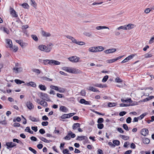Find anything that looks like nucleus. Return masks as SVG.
Returning a JSON list of instances; mask_svg holds the SVG:
<instances>
[{
  "label": "nucleus",
  "mask_w": 154,
  "mask_h": 154,
  "mask_svg": "<svg viewBox=\"0 0 154 154\" xmlns=\"http://www.w3.org/2000/svg\"><path fill=\"white\" fill-rule=\"evenodd\" d=\"M80 71L78 69L70 68L69 72L72 73L77 74L79 73Z\"/></svg>",
  "instance_id": "nucleus-5"
},
{
  "label": "nucleus",
  "mask_w": 154,
  "mask_h": 154,
  "mask_svg": "<svg viewBox=\"0 0 154 154\" xmlns=\"http://www.w3.org/2000/svg\"><path fill=\"white\" fill-rule=\"evenodd\" d=\"M29 119L31 120L32 122H38V120L36 119L34 117L32 116H30L29 117Z\"/></svg>",
  "instance_id": "nucleus-32"
},
{
  "label": "nucleus",
  "mask_w": 154,
  "mask_h": 154,
  "mask_svg": "<svg viewBox=\"0 0 154 154\" xmlns=\"http://www.w3.org/2000/svg\"><path fill=\"white\" fill-rule=\"evenodd\" d=\"M123 127L125 130H126V131H128L129 130L128 127L126 124H123Z\"/></svg>",
  "instance_id": "nucleus-54"
},
{
  "label": "nucleus",
  "mask_w": 154,
  "mask_h": 154,
  "mask_svg": "<svg viewBox=\"0 0 154 154\" xmlns=\"http://www.w3.org/2000/svg\"><path fill=\"white\" fill-rule=\"evenodd\" d=\"M108 78V76L107 75H106L104 77L102 80V82H105L106 81Z\"/></svg>",
  "instance_id": "nucleus-46"
},
{
  "label": "nucleus",
  "mask_w": 154,
  "mask_h": 154,
  "mask_svg": "<svg viewBox=\"0 0 154 154\" xmlns=\"http://www.w3.org/2000/svg\"><path fill=\"white\" fill-rule=\"evenodd\" d=\"M69 132L70 134V136H71V138H74L75 137V134L73 133L72 131H70Z\"/></svg>",
  "instance_id": "nucleus-52"
},
{
  "label": "nucleus",
  "mask_w": 154,
  "mask_h": 154,
  "mask_svg": "<svg viewBox=\"0 0 154 154\" xmlns=\"http://www.w3.org/2000/svg\"><path fill=\"white\" fill-rule=\"evenodd\" d=\"M88 90L91 91H92L97 92H100V91L98 90H97L96 88H94L93 87H90L89 88Z\"/></svg>",
  "instance_id": "nucleus-21"
},
{
  "label": "nucleus",
  "mask_w": 154,
  "mask_h": 154,
  "mask_svg": "<svg viewBox=\"0 0 154 154\" xmlns=\"http://www.w3.org/2000/svg\"><path fill=\"white\" fill-rule=\"evenodd\" d=\"M143 142L145 144H148L150 142V140L148 138H145L143 139Z\"/></svg>",
  "instance_id": "nucleus-26"
},
{
  "label": "nucleus",
  "mask_w": 154,
  "mask_h": 154,
  "mask_svg": "<svg viewBox=\"0 0 154 154\" xmlns=\"http://www.w3.org/2000/svg\"><path fill=\"white\" fill-rule=\"evenodd\" d=\"M70 134L69 132L67 135L64 138V139L65 140H69L70 139Z\"/></svg>",
  "instance_id": "nucleus-42"
},
{
  "label": "nucleus",
  "mask_w": 154,
  "mask_h": 154,
  "mask_svg": "<svg viewBox=\"0 0 154 154\" xmlns=\"http://www.w3.org/2000/svg\"><path fill=\"white\" fill-rule=\"evenodd\" d=\"M80 124L79 123H75L73 124L72 125V129L74 130H76L77 128L80 127Z\"/></svg>",
  "instance_id": "nucleus-17"
},
{
  "label": "nucleus",
  "mask_w": 154,
  "mask_h": 154,
  "mask_svg": "<svg viewBox=\"0 0 154 154\" xmlns=\"http://www.w3.org/2000/svg\"><path fill=\"white\" fill-rule=\"evenodd\" d=\"M40 95L41 96V98L42 100H46L47 101H50V98L48 97V94L46 93H43L42 92L40 93Z\"/></svg>",
  "instance_id": "nucleus-2"
},
{
  "label": "nucleus",
  "mask_w": 154,
  "mask_h": 154,
  "mask_svg": "<svg viewBox=\"0 0 154 154\" xmlns=\"http://www.w3.org/2000/svg\"><path fill=\"white\" fill-rule=\"evenodd\" d=\"M76 44L81 45L85 44V43L83 42H77Z\"/></svg>",
  "instance_id": "nucleus-58"
},
{
  "label": "nucleus",
  "mask_w": 154,
  "mask_h": 154,
  "mask_svg": "<svg viewBox=\"0 0 154 154\" xmlns=\"http://www.w3.org/2000/svg\"><path fill=\"white\" fill-rule=\"evenodd\" d=\"M40 104L41 105H43L45 107H47L48 106L47 103L44 100H41L40 101Z\"/></svg>",
  "instance_id": "nucleus-27"
},
{
  "label": "nucleus",
  "mask_w": 154,
  "mask_h": 154,
  "mask_svg": "<svg viewBox=\"0 0 154 154\" xmlns=\"http://www.w3.org/2000/svg\"><path fill=\"white\" fill-rule=\"evenodd\" d=\"M22 6L23 8H25L28 9L29 7L28 5L26 3H23L22 5Z\"/></svg>",
  "instance_id": "nucleus-43"
},
{
  "label": "nucleus",
  "mask_w": 154,
  "mask_h": 154,
  "mask_svg": "<svg viewBox=\"0 0 154 154\" xmlns=\"http://www.w3.org/2000/svg\"><path fill=\"white\" fill-rule=\"evenodd\" d=\"M121 101L123 103H127L129 102V103H131L132 102V100H131V98L127 100H124L123 99H121Z\"/></svg>",
  "instance_id": "nucleus-28"
},
{
  "label": "nucleus",
  "mask_w": 154,
  "mask_h": 154,
  "mask_svg": "<svg viewBox=\"0 0 154 154\" xmlns=\"http://www.w3.org/2000/svg\"><path fill=\"white\" fill-rule=\"evenodd\" d=\"M116 51V48H111L106 50L104 52L106 54H109L110 53L114 52Z\"/></svg>",
  "instance_id": "nucleus-10"
},
{
  "label": "nucleus",
  "mask_w": 154,
  "mask_h": 154,
  "mask_svg": "<svg viewBox=\"0 0 154 154\" xmlns=\"http://www.w3.org/2000/svg\"><path fill=\"white\" fill-rule=\"evenodd\" d=\"M43 62L45 65H47L49 64L50 65V60L46 59L43 60Z\"/></svg>",
  "instance_id": "nucleus-23"
},
{
  "label": "nucleus",
  "mask_w": 154,
  "mask_h": 154,
  "mask_svg": "<svg viewBox=\"0 0 154 154\" xmlns=\"http://www.w3.org/2000/svg\"><path fill=\"white\" fill-rule=\"evenodd\" d=\"M58 89L57 91L62 93L64 92L66 90L65 88L61 87L59 88Z\"/></svg>",
  "instance_id": "nucleus-35"
},
{
  "label": "nucleus",
  "mask_w": 154,
  "mask_h": 154,
  "mask_svg": "<svg viewBox=\"0 0 154 154\" xmlns=\"http://www.w3.org/2000/svg\"><path fill=\"white\" fill-rule=\"evenodd\" d=\"M29 150L33 153L34 154H36L37 153V151L34 149H33L31 147H29Z\"/></svg>",
  "instance_id": "nucleus-47"
},
{
  "label": "nucleus",
  "mask_w": 154,
  "mask_h": 154,
  "mask_svg": "<svg viewBox=\"0 0 154 154\" xmlns=\"http://www.w3.org/2000/svg\"><path fill=\"white\" fill-rule=\"evenodd\" d=\"M116 103H112L109 102L108 103V106L109 107H112L116 106Z\"/></svg>",
  "instance_id": "nucleus-36"
},
{
  "label": "nucleus",
  "mask_w": 154,
  "mask_h": 154,
  "mask_svg": "<svg viewBox=\"0 0 154 154\" xmlns=\"http://www.w3.org/2000/svg\"><path fill=\"white\" fill-rule=\"evenodd\" d=\"M48 124V122H43L42 123V125L43 126H46Z\"/></svg>",
  "instance_id": "nucleus-60"
},
{
  "label": "nucleus",
  "mask_w": 154,
  "mask_h": 154,
  "mask_svg": "<svg viewBox=\"0 0 154 154\" xmlns=\"http://www.w3.org/2000/svg\"><path fill=\"white\" fill-rule=\"evenodd\" d=\"M60 63L58 61L53 60H50V65L51 66H55L59 65L60 64Z\"/></svg>",
  "instance_id": "nucleus-6"
},
{
  "label": "nucleus",
  "mask_w": 154,
  "mask_h": 154,
  "mask_svg": "<svg viewBox=\"0 0 154 154\" xmlns=\"http://www.w3.org/2000/svg\"><path fill=\"white\" fill-rule=\"evenodd\" d=\"M80 94L82 96H85V90H82L80 92Z\"/></svg>",
  "instance_id": "nucleus-63"
},
{
  "label": "nucleus",
  "mask_w": 154,
  "mask_h": 154,
  "mask_svg": "<svg viewBox=\"0 0 154 154\" xmlns=\"http://www.w3.org/2000/svg\"><path fill=\"white\" fill-rule=\"evenodd\" d=\"M113 143L114 144L117 146H119L120 144V141L118 140H115L113 141Z\"/></svg>",
  "instance_id": "nucleus-39"
},
{
  "label": "nucleus",
  "mask_w": 154,
  "mask_h": 154,
  "mask_svg": "<svg viewBox=\"0 0 154 154\" xmlns=\"http://www.w3.org/2000/svg\"><path fill=\"white\" fill-rule=\"evenodd\" d=\"M61 118L62 119H65L66 118H68L67 114H64L62 115Z\"/></svg>",
  "instance_id": "nucleus-55"
},
{
  "label": "nucleus",
  "mask_w": 154,
  "mask_h": 154,
  "mask_svg": "<svg viewBox=\"0 0 154 154\" xmlns=\"http://www.w3.org/2000/svg\"><path fill=\"white\" fill-rule=\"evenodd\" d=\"M6 145L7 146V148L9 149L10 148H12L16 146V144L12 142H8L6 143Z\"/></svg>",
  "instance_id": "nucleus-4"
},
{
  "label": "nucleus",
  "mask_w": 154,
  "mask_h": 154,
  "mask_svg": "<svg viewBox=\"0 0 154 154\" xmlns=\"http://www.w3.org/2000/svg\"><path fill=\"white\" fill-rule=\"evenodd\" d=\"M26 105L27 108L30 110L32 109L34 107L33 104L30 101L27 102L26 103Z\"/></svg>",
  "instance_id": "nucleus-9"
},
{
  "label": "nucleus",
  "mask_w": 154,
  "mask_h": 154,
  "mask_svg": "<svg viewBox=\"0 0 154 154\" xmlns=\"http://www.w3.org/2000/svg\"><path fill=\"white\" fill-rule=\"evenodd\" d=\"M7 43L8 44V47L11 48L12 47V43L11 40L10 39L6 40Z\"/></svg>",
  "instance_id": "nucleus-16"
},
{
  "label": "nucleus",
  "mask_w": 154,
  "mask_h": 154,
  "mask_svg": "<svg viewBox=\"0 0 154 154\" xmlns=\"http://www.w3.org/2000/svg\"><path fill=\"white\" fill-rule=\"evenodd\" d=\"M24 85H26L27 86H32L34 88H35L36 87V84L33 82H30L28 83L24 84Z\"/></svg>",
  "instance_id": "nucleus-11"
},
{
  "label": "nucleus",
  "mask_w": 154,
  "mask_h": 154,
  "mask_svg": "<svg viewBox=\"0 0 154 154\" xmlns=\"http://www.w3.org/2000/svg\"><path fill=\"white\" fill-rule=\"evenodd\" d=\"M87 139L88 141V138L85 137V136H78L77 138H76V140H78L79 141H82L84 140H85V139Z\"/></svg>",
  "instance_id": "nucleus-20"
},
{
  "label": "nucleus",
  "mask_w": 154,
  "mask_h": 154,
  "mask_svg": "<svg viewBox=\"0 0 154 154\" xmlns=\"http://www.w3.org/2000/svg\"><path fill=\"white\" fill-rule=\"evenodd\" d=\"M11 13L13 17H17L18 16L17 14H16V12L13 8H11Z\"/></svg>",
  "instance_id": "nucleus-14"
},
{
  "label": "nucleus",
  "mask_w": 154,
  "mask_h": 154,
  "mask_svg": "<svg viewBox=\"0 0 154 154\" xmlns=\"http://www.w3.org/2000/svg\"><path fill=\"white\" fill-rule=\"evenodd\" d=\"M38 48L42 51H45L47 52H49L51 50V48H48V47H47L44 45H40L38 47Z\"/></svg>",
  "instance_id": "nucleus-1"
},
{
  "label": "nucleus",
  "mask_w": 154,
  "mask_h": 154,
  "mask_svg": "<svg viewBox=\"0 0 154 154\" xmlns=\"http://www.w3.org/2000/svg\"><path fill=\"white\" fill-rule=\"evenodd\" d=\"M76 114V113H71L69 114H68V118H69L73 115H75Z\"/></svg>",
  "instance_id": "nucleus-61"
},
{
  "label": "nucleus",
  "mask_w": 154,
  "mask_h": 154,
  "mask_svg": "<svg viewBox=\"0 0 154 154\" xmlns=\"http://www.w3.org/2000/svg\"><path fill=\"white\" fill-rule=\"evenodd\" d=\"M104 127V125L103 124L100 123L97 124V128L100 129H102Z\"/></svg>",
  "instance_id": "nucleus-45"
},
{
  "label": "nucleus",
  "mask_w": 154,
  "mask_h": 154,
  "mask_svg": "<svg viewBox=\"0 0 154 154\" xmlns=\"http://www.w3.org/2000/svg\"><path fill=\"white\" fill-rule=\"evenodd\" d=\"M154 42V36L152 37L150 40L149 41V44H151Z\"/></svg>",
  "instance_id": "nucleus-64"
},
{
  "label": "nucleus",
  "mask_w": 154,
  "mask_h": 154,
  "mask_svg": "<svg viewBox=\"0 0 154 154\" xmlns=\"http://www.w3.org/2000/svg\"><path fill=\"white\" fill-rule=\"evenodd\" d=\"M83 34L87 36L90 37L92 36V32H85Z\"/></svg>",
  "instance_id": "nucleus-29"
},
{
  "label": "nucleus",
  "mask_w": 154,
  "mask_h": 154,
  "mask_svg": "<svg viewBox=\"0 0 154 154\" xmlns=\"http://www.w3.org/2000/svg\"><path fill=\"white\" fill-rule=\"evenodd\" d=\"M145 58H148V57H152V54L149 53H147L145 55Z\"/></svg>",
  "instance_id": "nucleus-48"
},
{
  "label": "nucleus",
  "mask_w": 154,
  "mask_h": 154,
  "mask_svg": "<svg viewBox=\"0 0 154 154\" xmlns=\"http://www.w3.org/2000/svg\"><path fill=\"white\" fill-rule=\"evenodd\" d=\"M42 34L43 36L46 37H49L51 35L50 34V33L49 32H46L43 30L42 31Z\"/></svg>",
  "instance_id": "nucleus-18"
},
{
  "label": "nucleus",
  "mask_w": 154,
  "mask_h": 154,
  "mask_svg": "<svg viewBox=\"0 0 154 154\" xmlns=\"http://www.w3.org/2000/svg\"><path fill=\"white\" fill-rule=\"evenodd\" d=\"M11 48L13 50V51L15 52H17L18 50V47L15 46H14L13 47H12Z\"/></svg>",
  "instance_id": "nucleus-51"
},
{
  "label": "nucleus",
  "mask_w": 154,
  "mask_h": 154,
  "mask_svg": "<svg viewBox=\"0 0 154 154\" xmlns=\"http://www.w3.org/2000/svg\"><path fill=\"white\" fill-rule=\"evenodd\" d=\"M134 104H130L129 103L128 104H125V103H121L120 104V106H132L133 105H134Z\"/></svg>",
  "instance_id": "nucleus-30"
},
{
  "label": "nucleus",
  "mask_w": 154,
  "mask_h": 154,
  "mask_svg": "<svg viewBox=\"0 0 154 154\" xmlns=\"http://www.w3.org/2000/svg\"><path fill=\"white\" fill-rule=\"evenodd\" d=\"M115 81L117 83H120L122 82V80L118 77L116 78L115 79Z\"/></svg>",
  "instance_id": "nucleus-50"
},
{
  "label": "nucleus",
  "mask_w": 154,
  "mask_h": 154,
  "mask_svg": "<svg viewBox=\"0 0 154 154\" xmlns=\"http://www.w3.org/2000/svg\"><path fill=\"white\" fill-rule=\"evenodd\" d=\"M30 2H32L31 5L33 7L35 8L36 7V3L35 2L34 0H30Z\"/></svg>",
  "instance_id": "nucleus-38"
},
{
  "label": "nucleus",
  "mask_w": 154,
  "mask_h": 154,
  "mask_svg": "<svg viewBox=\"0 0 154 154\" xmlns=\"http://www.w3.org/2000/svg\"><path fill=\"white\" fill-rule=\"evenodd\" d=\"M131 119L130 117H128L126 120V122L128 123H130L131 122Z\"/></svg>",
  "instance_id": "nucleus-57"
},
{
  "label": "nucleus",
  "mask_w": 154,
  "mask_h": 154,
  "mask_svg": "<svg viewBox=\"0 0 154 154\" xmlns=\"http://www.w3.org/2000/svg\"><path fill=\"white\" fill-rule=\"evenodd\" d=\"M38 88L40 90L42 91H45L46 89V88L44 85H40L38 86Z\"/></svg>",
  "instance_id": "nucleus-25"
},
{
  "label": "nucleus",
  "mask_w": 154,
  "mask_h": 154,
  "mask_svg": "<svg viewBox=\"0 0 154 154\" xmlns=\"http://www.w3.org/2000/svg\"><path fill=\"white\" fill-rule=\"evenodd\" d=\"M39 139L42 141L44 142H45L46 143V142L47 141V140L45 138L41 137H39Z\"/></svg>",
  "instance_id": "nucleus-56"
},
{
  "label": "nucleus",
  "mask_w": 154,
  "mask_h": 154,
  "mask_svg": "<svg viewBox=\"0 0 154 154\" xmlns=\"http://www.w3.org/2000/svg\"><path fill=\"white\" fill-rule=\"evenodd\" d=\"M50 88L53 89H54L57 91H58V88L57 86H54V85H51L50 86Z\"/></svg>",
  "instance_id": "nucleus-40"
},
{
  "label": "nucleus",
  "mask_w": 154,
  "mask_h": 154,
  "mask_svg": "<svg viewBox=\"0 0 154 154\" xmlns=\"http://www.w3.org/2000/svg\"><path fill=\"white\" fill-rule=\"evenodd\" d=\"M117 130L119 132L121 133H124V131L121 128H117Z\"/></svg>",
  "instance_id": "nucleus-62"
},
{
  "label": "nucleus",
  "mask_w": 154,
  "mask_h": 154,
  "mask_svg": "<svg viewBox=\"0 0 154 154\" xmlns=\"http://www.w3.org/2000/svg\"><path fill=\"white\" fill-rule=\"evenodd\" d=\"M15 83L18 84H20L23 83H24V82L19 79H16L14 80Z\"/></svg>",
  "instance_id": "nucleus-31"
},
{
  "label": "nucleus",
  "mask_w": 154,
  "mask_h": 154,
  "mask_svg": "<svg viewBox=\"0 0 154 154\" xmlns=\"http://www.w3.org/2000/svg\"><path fill=\"white\" fill-rule=\"evenodd\" d=\"M94 86L96 87H99L100 88H103L106 87V86H103L101 84H96L94 85Z\"/></svg>",
  "instance_id": "nucleus-34"
},
{
  "label": "nucleus",
  "mask_w": 154,
  "mask_h": 154,
  "mask_svg": "<svg viewBox=\"0 0 154 154\" xmlns=\"http://www.w3.org/2000/svg\"><path fill=\"white\" fill-rule=\"evenodd\" d=\"M39 132L41 134H43L45 133V131L44 129L42 128L40 129Z\"/></svg>",
  "instance_id": "nucleus-59"
},
{
  "label": "nucleus",
  "mask_w": 154,
  "mask_h": 154,
  "mask_svg": "<svg viewBox=\"0 0 154 154\" xmlns=\"http://www.w3.org/2000/svg\"><path fill=\"white\" fill-rule=\"evenodd\" d=\"M60 110L63 112H66L68 111V109L65 106H62L60 107Z\"/></svg>",
  "instance_id": "nucleus-19"
},
{
  "label": "nucleus",
  "mask_w": 154,
  "mask_h": 154,
  "mask_svg": "<svg viewBox=\"0 0 154 154\" xmlns=\"http://www.w3.org/2000/svg\"><path fill=\"white\" fill-rule=\"evenodd\" d=\"M13 69V70L15 71V73H17L22 72L23 70V69L21 67H14Z\"/></svg>",
  "instance_id": "nucleus-13"
},
{
  "label": "nucleus",
  "mask_w": 154,
  "mask_h": 154,
  "mask_svg": "<svg viewBox=\"0 0 154 154\" xmlns=\"http://www.w3.org/2000/svg\"><path fill=\"white\" fill-rule=\"evenodd\" d=\"M147 114V113H144L142 114L140 116L138 117L139 119H140V120L142 119L143 118L146 116Z\"/></svg>",
  "instance_id": "nucleus-41"
},
{
  "label": "nucleus",
  "mask_w": 154,
  "mask_h": 154,
  "mask_svg": "<svg viewBox=\"0 0 154 154\" xmlns=\"http://www.w3.org/2000/svg\"><path fill=\"white\" fill-rule=\"evenodd\" d=\"M96 29L97 30H100V29H109V28L108 27L106 26H98L96 27Z\"/></svg>",
  "instance_id": "nucleus-24"
},
{
  "label": "nucleus",
  "mask_w": 154,
  "mask_h": 154,
  "mask_svg": "<svg viewBox=\"0 0 154 154\" xmlns=\"http://www.w3.org/2000/svg\"><path fill=\"white\" fill-rule=\"evenodd\" d=\"M31 37L32 39L34 40L35 41L37 42L38 40V38L35 35H31Z\"/></svg>",
  "instance_id": "nucleus-37"
},
{
  "label": "nucleus",
  "mask_w": 154,
  "mask_h": 154,
  "mask_svg": "<svg viewBox=\"0 0 154 154\" xmlns=\"http://www.w3.org/2000/svg\"><path fill=\"white\" fill-rule=\"evenodd\" d=\"M68 59L72 62H77L79 59V57L76 56H73L69 57Z\"/></svg>",
  "instance_id": "nucleus-3"
},
{
  "label": "nucleus",
  "mask_w": 154,
  "mask_h": 154,
  "mask_svg": "<svg viewBox=\"0 0 154 154\" xmlns=\"http://www.w3.org/2000/svg\"><path fill=\"white\" fill-rule=\"evenodd\" d=\"M141 134L144 136H146L149 133L148 130L146 128H143L141 130Z\"/></svg>",
  "instance_id": "nucleus-8"
},
{
  "label": "nucleus",
  "mask_w": 154,
  "mask_h": 154,
  "mask_svg": "<svg viewBox=\"0 0 154 154\" xmlns=\"http://www.w3.org/2000/svg\"><path fill=\"white\" fill-rule=\"evenodd\" d=\"M121 136L122 137V138L125 140H128L129 138V137L125 135H121Z\"/></svg>",
  "instance_id": "nucleus-44"
},
{
  "label": "nucleus",
  "mask_w": 154,
  "mask_h": 154,
  "mask_svg": "<svg viewBox=\"0 0 154 154\" xmlns=\"http://www.w3.org/2000/svg\"><path fill=\"white\" fill-rule=\"evenodd\" d=\"M97 48L96 47H91L89 49V51L93 52H97V50H96Z\"/></svg>",
  "instance_id": "nucleus-22"
},
{
  "label": "nucleus",
  "mask_w": 154,
  "mask_h": 154,
  "mask_svg": "<svg viewBox=\"0 0 154 154\" xmlns=\"http://www.w3.org/2000/svg\"><path fill=\"white\" fill-rule=\"evenodd\" d=\"M96 48H96V50H97V51H103L104 50L102 46H98L96 47Z\"/></svg>",
  "instance_id": "nucleus-33"
},
{
  "label": "nucleus",
  "mask_w": 154,
  "mask_h": 154,
  "mask_svg": "<svg viewBox=\"0 0 154 154\" xmlns=\"http://www.w3.org/2000/svg\"><path fill=\"white\" fill-rule=\"evenodd\" d=\"M134 25L132 24H129L125 25V29H130L134 27Z\"/></svg>",
  "instance_id": "nucleus-15"
},
{
  "label": "nucleus",
  "mask_w": 154,
  "mask_h": 154,
  "mask_svg": "<svg viewBox=\"0 0 154 154\" xmlns=\"http://www.w3.org/2000/svg\"><path fill=\"white\" fill-rule=\"evenodd\" d=\"M123 56H119V57H117V58H115V59H111V60H107V63H112L114 62H115V61L121 59Z\"/></svg>",
  "instance_id": "nucleus-7"
},
{
  "label": "nucleus",
  "mask_w": 154,
  "mask_h": 154,
  "mask_svg": "<svg viewBox=\"0 0 154 154\" xmlns=\"http://www.w3.org/2000/svg\"><path fill=\"white\" fill-rule=\"evenodd\" d=\"M33 71L38 74H39L41 72L40 71L39 69H34Z\"/></svg>",
  "instance_id": "nucleus-53"
},
{
  "label": "nucleus",
  "mask_w": 154,
  "mask_h": 154,
  "mask_svg": "<svg viewBox=\"0 0 154 154\" xmlns=\"http://www.w3.org/2000/svg\"><path fill=\"white\" fill-rule=\"evenodd\" d=\"M104 120L102 118H99L97 120V122L98 124L101 123L103 122Z\"/></svg>",
  "instance_id": "nucleus-49"
},
{
  "label": "nucleus",
  "mask_w": 154,
  "mask_h": 154,
  "mask_svg": "<svg viewBox=\"0 0 154 154\" xmlns=\"http://www.w3.org/2000/svg\"><path fill=\"white\" fill-rule=\"evenodd\" d=\"M16 42L20 45L22 48H24L26 46V44L23 43L21 40H16Z\"/></svg>",
  "instance_id": "nucleus-12"
}]
</instances>
